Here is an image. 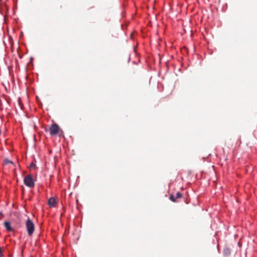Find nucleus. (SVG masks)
Returning a JSON list of instances; mask_svg holds the SVG:
<instances>
[{
	"label": "nucleus",
	"mask_w": 257,
	"mask_h": 257,
	"mask_svg": "<svg viewBox=\"0 0 257 257\" xmlns=\"http://www.w3.org/2000/svg\"><path fill=\"white\" fill-rule=\"evenodd\" d=\"M49 133L52 136H58L61 137L63 136V132L58 124L56 123L52 124L49 127Z\"/></svg>",
	"instance_id": "obj_1"
},
{
	"label": "nucleus",
	"mask_w": 257,
	"mask_h": 257,
	"mask_svg": "<svg viewBox=\"0 0 257 257\" xmlns=\"http://www.w3.org/2000/svg\"><path fill=\"white\" fill-rule=\"evenodd\" d=\"M26 227L28 232V234L31 236L35 230V225L33 221L30 218H28L26 222Z\"/></svg>",
	"instance_id": "obj_2"
},
{
	"label": "nucleus",
	"mask_w": 257,
	"mask_h": 257,
	"mask_svg": "<svg viewBox=\"0 0 257 257\" xmlns=\"http://www.w3.org/2000/svg\"><path fill=\"white\" fill-rule=\"evenodd\" d=\"M24 184L28 187L32 188L35 185L34 180L31 175H27L24 177Z\"/></svg>",
	"instance_id": "obj_3"
},
{
	"label": "nucleus",
	"mask_w": 257,
	"mask_h": 257,
	"mask_svg": "<svg viewBox=\"0 0 257 257\" xmlns=\"http://www.w3.org/2000/svg\"><path fill=\"white\" fill-rule=\"evenodd\" d=\"M48 204L50 207H55L56 205V200L53 198H50L48 200Z\"/></svg>",
	"instance_id": "obj_4"
},
{
	"label": "nucleus",
	"mask_w": 257,
	"mask_h": 257,
	"mask_svg": "<svg viewBox=\"0 0 257 257\" xmlns=\"http://www.w3.org/2000/svg\"><path fill=\"white\" fill-rule=\"evenodd\" d=\"M5 227H6V229L8 231H13L14 230L13 228L12 227L11 223L10 222L6 221L4 223Z\"/></svg>",
	"instance_id": "obj_5"
},
{
	"label": "nucleus",
	"mask_w": 257,
	"mask_h": 257,
	"mask_svg": "<svg viewBox=\"0 0 257 257\" xmlns=\"http://www.w3.org/2000/svg\"><path fill=\"white\" fill-rule=\"evenodd\" d=\"M170 199L173 201V202H176L177 199L176 198V197L173 194H171L170 196Z\"/></svg>",
	"instance_id": "obj_6"
},
{
	"label": "nucleus",
	"mask_w": 257,
	"mask_h": 257,
	"mask_svg": "<svg viewBox=\"0 0 257 257\" xmlns=\"http://www.w3.org/2000/svg\"><path fill=\"white\" fill-rule=\"evenodd\" d=\"M9 163L13 164V162L12 161L8 160V159L4 160V165H7V164H8Z\"/></svg>",
	"instance_id": "obj_7"
},
{
	"label": "nucleus",
	"mask_w": 257,
	"mask_h": 257,
	"mask_svg": "<svg viewBox=\"0 0 257 257\" xmlns=\"http://www.w3.org/2000/svg\"><path fill=\"white\" fill-rule=\"evenodd\" d=\"M137 45H134L133 46V52L135 55H137Z\"/></svg>",
	"instance_id": "obj_8"
},
{
	"label": "nucleus",
	"mask_w": 257,
	"mask_h": 257,
	"mask_svg": "<svg viewBox=\"0 0 257 257\" xmlns=\"http://www.w3.org/2000/svg\"><path fill=\"white\" fill-rule=\"evenodd\" d=\"M30 168L31 169H35L36 165L35 164H34L33 163H32L30 166Z\"/></svg>",
	"instance_id": "obj_9"
},
{
	"label": "nucleus",
	"mask_w": 257,
	"mask_h": 257,
	"mask_svg": "<svg viewBox=\"0 0 257 257\" xmlns=\"http://www.w3.org/2000/svg\"><path fill=\"white\" fill-rule=\"evenodd\" d=\"M176 199L180 198L182 197V194L180 192H177L176 193V196H175Z\"/></svg>",
	"instance_id": "obj_10"
},
{
	"label": "nucleus",
	"mask_w": 257,
	"mask_h": 257,
	"mask_svg": "<svg viewBox=\"0 0 257 257\" xmlns=\"http://www.w3.org/2000/svg\"><path fill=\"white\" fill-rule=\"evenodd\" d=\"M224 253L226 255L230 254V250L228 248L224 250Z\"/></svg>",
	"instance_id": "obj_11"
},
{
	"label": "nucleus",
	"mask_w": 257,
	"mask_h": 257,
	"mask_svg": "<svg viewBox=\"0 0 257 257\" xmlns=\"http://www.w3.org/2000/svg\"><path fill=\"white\" fill-rule=\"evenodd\" d=\"M3 250L2 248L0 247V257H2L3 256Z\"/></svg>",
	"instance_id": "obj_12"
},
{
	"label": "nucleus",
	"mask_w": 257,
	"mask_h": 257,
	"mask_svg": "<svg viewBox=\"0 0 257 257\" xmlns=\"http://www.w3.org/2000/svg\"><path fill=\"white\" fill-rule=\"evenodd\" d=\"M133 34H131V35L130 36V39L131 38V39H133Z\"/></svg>",
	"instance_id": "obj_13"
}]
</instances>
